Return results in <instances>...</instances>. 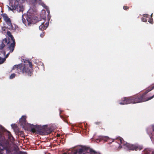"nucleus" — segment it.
I'll return each mask as SVG.
<instances>
[{
    "instance_id": "nucleus-20",
    "label": "nucleus",
    "mask_w": 154,
    "mask_h": 154,
    "mask_svg": "<svg viewBox=\"0 0 154 154\" xmlns=\"http://www.w3.org/2000/svg\"><path fill=\"white\" fill-rule=\"evenodd\" d=\"M148 21L151 24H153V19L152 18L150 19Z\"/></svg>"
},
{
    "instance_id": "nucleus-30",
    "label": "nucleus",
    "mask_w": 154,
    "mask_h": 154,
    "mask_svg": "<svg viewBox=\"0 0 154 154\" xmlns=\"http://www.w3.org/2000/svg\"><path fill=\"white\" fill-rule=\"evenodd\" d=\"M22 19L23 22V23H24V21H25V19H24L23 18V16H22Z\"/></svg>"
},
{
    "instance_id": "nucleus-11",
    "label": "nucleus",
    "mask_w": 154,
    "mask_h": 154,
    "mask_svg": "<svg viewBox=\"0 0 154 154\" xmlns=\"http://www.w3.org/2000/svg\"><path fill=\"white\" fill-rule=\"evenodd\" d=\"M81 146V148L76 150L79 154H82L84 151H87L90 149L89 147L85 146Z\"/></svg>"
},
{
    "instance_id": "nucleus-27",
    "label": "nucleus",
    "mask_w": 154,
    "mask_h": 154,
    "mask_svg": "<svg viewBox=\"0 0 154 154\" xmlns=\"http://www.w3.org/2000/svg\"><path fill=\"white\" fill-rule=\"evenodd\" d=\"M26 152H23L22 151H20L19 153L18 154H26Z\"/></svg>"
},
{
    "instance_id": "nucleus-12",
    "label": "nucleus",
    "mask_w": 154,
    "mask_h": 154,
    "mask_svg": "<svg viewBox=\"0 0 154 154\" xmlns=\"http://www.w3.org/2000/svg\"><path fill=\"white\" fill-rule=\"evenodd\" d=\"M45 22L42 23V24L39 26V28L40 30L42 31L46 29L47 28L49 25L48 22H46L45 24H44Z\"/></svg>"
},
{
    "instance_id": "nucleus-18",
    "label": "nucleus",
    "mask_w": 154,
    "mask_h": 154,
    "mask_svg": "<svg viewBox=\"0 0 154 154\" xmlns=\"http://www.w3.org/2000/svg\"><path fill=\"white\" fill-rule=\"evenodd\" d=\"M143 154H150V153H151V152H149L147 150H145L143 151Z\"/></svg>"
},
{
    "instance_id": "nucleus-35",
    "label": "nucleus",
    "mask_w": 154,
    "mask_h": 154,
    "mask_svg": "<svg viewBox=\"0 0 154 154\" xmlns=\"http://www.w3.org/2000/svg\"><path fill=\"white\" fill-rule=\"evenodd\" d=\"M152 154H154V152H152Z\"/></svg>"
},
{
    "instance_id": "nucleus-39",
    "label": "nucleus",
    "mask_w": 154,
    "mask_h": 154,
    "mask_svg": "<svg viewBox=\"0 0 154 154\" xmlns=\"http://www.w3.org/2000/svg\"><path fill=\"white\" fill-rule=\"evenodd\" d=\"M63 154H67V153H63Z\"/></svg>"
},
{
    "instance_id": "nucleus-2",
    "label": "nucleus",
    "mask_w": 154,
    "mask_h": 154,
    "mask_svg": "<svg viewBox=\"0 0 154 154\" xmlns=\"http://www.w3.org/2000/svg\"><path fill=\"white\" fill-rule=\"evenodd\" d=\"M154 97V94L147 99H144L141 94H137L130 97H125L119 101V104L123 105L130 103H136L146 101Z\"/></svg>"
},
{
    "instance_id": "nucleus-17",
    "label": "nucleus",
    "mask_w": 154,
    "mask_h": 154,
    "mask_svg": "<svg viewBox=\"0 0 154 154\" xmlns=\"http://www.w3.org/2000/svg\"><path fill=\"white\" fill-rule=\"evenodd\" d=\"M90 152L91 154H100L97 153L94 150L91 149H90Z\"/></svg>"
},
{
    "instance_id": "nucleus-28",
    "label": "nucleus",
    "mask_w": 154,
    "mask_h": 154,
    "mask_svg": "<svg viewBox=\"0 0 154 154\" xmlns=\"http://www.w3.org/2000/svg\"><path fill=\"white\" fill-rule=\"evenodd\" d=\"M35 1L36 2H38L39 3H40L41 2V0H35Z\"/></svg>"
},
{
    "instance_id": "nucleus-22",
    "label": "nucleus",
    "mask_w": 154,
    "mask_h": 154,
    "mask_svg": "<svg viewBox=\"0 0 154 154\" xmlns=\"http://www.w3.org/2000/svg\"><path fill=\"white\" fill-rule=\"evenodd\" d=\"M141 20L142 21L144 22H146L147 21L146 19L143 17H142L141 18Z\"/></svg>"
},
{
    "instance_id": "nucleus-14",
    "label": "nucleus",
    "mask_w": 154,
    "mask_h": 154,
    "mask_svg": "<svg viewBox=\"0 0 154 154\" xmlns=\"http://www.w3.org/2000/svg\"><path fill=\"white\" fill-rule=\"evenodd\" d=\"M107 137H106L104 136H100L99 137V138L96 139V140L99 141V142L101 141L102 140H105L106 139H107Z\"/></svg>"
},
{
    "instance_id": "nucleus-3",
    "label": "nucleus",
    "mask_w": 154,
    "mask_h": 154,
    "mask_svg": "<svg viewBox=\"0 0 154 154\" xmlns=\"http://www.w3.org/2000/svg\"><path fill=\"white\" fill-rule=\"evenodd\" d=\"M7 35L9 36L7 38H5L3 39L2 43L0 45H4L5 47L6 45L7 46V49L10 51V52H13L16 45L15 39L12 35L11 33L9 31H8Z\"/></svg>"
},
{
    "instance_id": "nucleus-24",
    "label": "nucleus",
    "mask_w": 154,
    "mask_h": 154,
    "mask_svg": "<svg viewBox=\"0 0 154 154\" xmlns=\"http://www.w3.org/2000/svg\"><path fill=\"white\" fill-rule=\"evenodd\" d=\"M45 35V33L44 32H42L40 35V36L42 38L43 37H44Z\"/></svg>"
},
{
    "instance_id": "nucleus-38",
    "label": "nucleus",
    "mask_w": 154,
    "mask_h": 154,
    "mask_svg": "<svg viewBox=\"0 0 154 154\" xmlns=\"http://www.w3.org/2000/svg\"><path fill=\"white\" fill-rule=\"evenodd\" d=\"M1 128H2V126H1Z\"/></svg>"
},
{
    "instance_id": "nucleus-25",
    "label": "nucleus",
    "mask_w": 154,
    "mask_h": 154,
    "mask_svg": "<svg viewBox=\"0 0 154 154\" xmlns=\"http://www.w3.org/2000/svg\"><path fill=\"white\" fill-rule=\"evenodd\" d=\"M149 15L148 14H144L143 15V16L144 17H146V18L148 17H149Z\"/></svg>"
},
{
    "instance_id": "nucleus-6",
    "label": "nucleus",
    "mask_w": 154,
    "mask_h": 154,
    "mask_svg": "<svg viewBox=\"0 0 154 154\" xmlns=\"http://www.w3.org/2000/svg\"><path fill=\"white\" fill-rule=\"evenodd\" d=\"M11 7L10 9L11 10L13 11L14 10L18 12H23L24 10L23 6L22 5L19 4V2L17 0H15L14 3H12L10 5Z\"/></svg>"
},
{
    "instance_id": "nucleus-13",
    "label": "nucleus",
    "mask_w": 154,
    "mask_h": 154,
    "mask_svg": "<svg viewBox=\"0 0 154 154\" xmlns=\"http://www.w3.org/2000/svg\"><path fill=\"white\" fill-rule=\"evenodd\" d=\"M7 135L8 136V139L10 141L13 140L14 139V137L11 135V133L9 131H7L6 132Z\"/></svg>"
},
{
    "instance_id": "nucleus-23",
    "label": "nucleus",
    "mask_w": 154,
    "mask_h": 154,
    "mask_svg": "<svg viewBox=\"0 0 154 154\" xmlns=\"http://www.w3.org/2000/svg\"><path fill=\"white\" fill-rule=\"evenodd\" d=\"M18 133L19 134H24L23 131H19Z\"/></svg>"
},
{
    "instance_id": "nucleus-34",
    "label": "nucleus",
    "mask_w": 154,
    "mask_h": 154,
    "mask_svg": "<svg viewBox=\"0 0 154 154\" xmlns=\"http://www.w3.org/2000/svg\"><path fill=\"white\" fill-rule=\"evenodd\" d=\"M43 20H44V21L45 20H46V17H45V18H43Z\"/></svg>"
},
{
    "instance_id": "nucleus-8",
    "label": "nucleus",
    "mask_w": 154,
    "mask_h": 154,
    "mask_svg": "<svg viewBox=\"0 0 154 154\" xmlns=\"http://www.w3.org/2000/svg\"><path fill=\"white\" fill-rule=\"evenodd\" d=\"M4 20L5 21L6 23L8 25L7 27L8 29L10 30H13L14 31L16 29V27H14L13 26V25L12 24L11 20L10 18L8 17V18Z\"/></svg>"
},
{
    "instance_id": "nucleus-36",
    "label": "nucleus",
    "mask_w": 154,
    "mask_h": 154,
    "mask_svg": "<svg viewBox=\"0 0 154 154\" xmlns=\"http://www.w3.org/2000/svg\"><path fill=\"white\" fill-rule=\"evenodd\" d=\"M152 14H151V18H152Z\"/></svg>"
},
{
    "instance_id": "nucleus-31",
    "label": "nucleus",
    "mask_w": 154,
    "mask_h": 154,
    "mask_svg": "<svg viewBox=\"0 0 154 154\" xmlns=\"http://www.w3.org/2000/svg\"><path fill=\"white\" fill-rule=\"evenodd\" d=\"M63 119V121H64V122H66V123L68 122L67 120L66 119L64 118Z\"/></svg>"
},
{
    "instance_id": "nucleus-9",
    "label": "nucleus",
    "mask_w": 154,
    "mask_h": 154,
    "mask_svg": "<svg viewBox=\"0 0 154 154\" xmlns=\"http://www.w3.org/2000/svg\"><path fill=\"white\" fill-rule=\"evenodd\" d=\"M26 119V117L24 116H22L20 119L19 124L23 128H24L26 125L27 123Z\"/></svg>"
},
{
    "instance_id": "nucleus-32",
    "label": "nucleus",
    "mask_w": 154,
    "mask_h": 154,
    "mask_svg": "<svg viewBox=\"0 0 154 154\" xmlns=\"http://www.w3.org/2000/svg\"><path fill=\"white\" fill-rule=\"evenodd\" d=\"M101 122H96V123L97 124H100Z\"/></svg>"
},
{
    "instance_id": "nucleus-19",
    "label": "nucleus",
    "mask_w": 154,
    "mask_h": 154,
    "mask_svg": "<svg viewBox=\"0 0 154 154\" xmlns=\"http://www.w3.org/2000/svg\"><path fill=\"white\" fill-rule=\"evenodd\" d=\"M16 75V74L15 73H13L12 74L10 77V79H12L14 78Z\"/></svg>"
},
{
    "instance_id": "nucleus-10",
    "label": "nucleus",
    "mask_w": 154,
    "mask_h": 154,
    "mask_svg": "<svg viewBox=\"0 0 154 154\" xmlns=\"http://www.w3.org/2000/svg\"><path fill=\"white\" fill-rule=\"evenodd\" d=\"M154 89V83L151 85L149 88L145 91V92L143 93L142 94H141V95L142 96L143 99H147L148 98H147L146 97V95L149 92L151 91L152 90Z\"/></svg>"
},
{
    "instance_id": "nucleus-7",
    "label": "nucleus",
    "mask_w": 154,
    "mask_h": 154,
    "mask_svg": "<svg viewBox=\"0 0 154 154\" xmlns=\"http://www.w3.org/2000/svg\"><path fill=\"white\" fill-rule=\"evenodd\" d=\"M4 45H0V64H2L5 60V58H3L5 56V51L4 49Z\"/></svg>"
},
{
    "instance_id": "nucleus-33",
    "label": "nucleus",
    "mask_w": 154,
    "mask_h": 154,
    "mask_svg": "<svg viewBox=\"0 0 154 154\" xmlns=\"http://www.w3.org/2000/svg\"><path fill=\"white\" fill-rule=\"evenodd\" d=\"M152 130L154 132V126H153L152 127Z\"/></svg>"
},
{
    "instance_id": "nucleus-26",
    "label": "nucleus",
    "mask_w": 154,
    "mask_h": 154,
    "mask_svg": "<svg viewBox=\"0 0 154 154\" xmlns=\"http://www.w3.org/2000/svg\"><path fill=\"white\" fill-rule=\"evenodd\" d=\"M10 53H11V52L9 51V52L8 53V54H7L6 55H5V57H4V58H5V59H6V58H7L9 55Z\"/></svg>"
},
{
    "instance_id": "nucleus-5",
    "label": "nucleus",
    "mask_w": 154,
    "mask_h": 154,
    "mask_svg": "<svg viewBox=\"0 0 154 154\" xmlns=\"http://www.w3.org/2000/svg\"><path fill=\"white\" fill-rule=\"evenodd\" d=\"M31 131L33 133L37 132L40 134L42 135H48L51 132L50 129L47 128L46 125L36 126L35 128H31Z\"/></svg>"
},
{
    "instance_id": "nucleus-40",
    "label": "nucleus",
    "mask_w": 154,
    "mask_h": 154,
    "mask_svg": "<svg viewBox=\"0 0 154 154\" xmlns=\"http://www.w3.org/2000/svg\"><path fill=\"white\" fill-rule=\"evenodd\" d=\"M83 154H85V153H83Z\"/></svg>"
},
{
    "instance_id": "nucleus-37",
    "label": "nucleus",
    "mask_w": 154,
    "mask_h": 154,
    "mask_svg": "<svg viewBox=\"0 0 154 154\" xmlns=\"http://www.w3.org/2000/svg\"><path fill=\"white\" fill-rule=\"evenodd\" d=\"M61 112L60 111V114H61Z\"/></svg>"
},
{
    "instance_id": "nucleus-4",
    "label": "nucleus",
    "mask_w": 154,
    "mask_h": 154,
    "mask_svg": "<svg viewBox=\"0 0 154 154\" xmlns=\"http://www.w3.org/2000/svg\"><path fill=\"white\" fill-rule=\"evenodd\" d=\"M116 140L119 141V144H121L123 146H125V148L129 150H140L141 149L140 148L138 145L136 144H130L125 142L123 139L121 137H119Z\"/></svg>"
},
{
    "instance_id": "nucleus-16",
    "label": "nucleus",
    "mask_w": 154,
    "mask_h": 154,
    "mask_svg": "<svg viewBox=\"0 0 154 154\" xmlns=\"http://www.w3.org/2000/svg\"><path fill=\"white\" fill-rule=\"evenodd\" d=\"M2 16L3 17L4 20H5L8 17L7 15L6 14H2Z\"/></svg>"
},
{
    "instance_id": "nucleus-29",
    "label": "nucleus",
    "mask_w": 154,
    "mask_h": 154,
    "mask_svg": "<svg viewBox=\"0 0 154 154\" xmlns=\"http://www.w3.org/2000/svg\"><path fill=\"white\" fill-rule=\"evenodd\" d=\"M77 151L76 150L75 151H74L73 152V154H77Z\"/></svg>"
},
{
    "instance_id": "nucleus-1",
    "label": "nucleus",
    "mask_w": 154,
    "mask_h": 154,
    "mask_svg": "<svg viewBox=\"0 0 154 154\" xmlns=\"http://www.w3.org/2000/svg\"><path fill=\"white\" fill-rule=\"evenodd\" d=\"M24 62L27 64H19L14 66L13 69L17 70V72L19 74L22 73L25 75L30 76L32 74V65L31 62L29 60H26Z\"/></svg>"
},
{
    "instance_id": "nucleus-15",
    "label": "nucleus",
    "mask_w": 154,
    "mask_h": 154,
    "mask_svg": "<svg viewBox=\"0 0 154 154\" xmlns=\"http://www.w3.org/2000/svg\"><path fill=\"white\" fill-rule=\"evenodd\" d=\"M26 20L28 23V24H31L33 22V19L31 17H28Z\"/></svg>"
},
{
    "instance_id": "nucleus-21",
    "label": "nucleus",
    "mask_w": 154,
    "mask_h": 154,
    "mask_svg": "<svg viewBox=\"0 0 154 154\" xmlns=\"http://www.w3.org/2000/svg\"><path fill=\"white\" fill-rule=\"evenodd\" d=\"M123 9L125 10H127L129 9V7L128 6H123Z\"/></svg>"
}]
</instances>
